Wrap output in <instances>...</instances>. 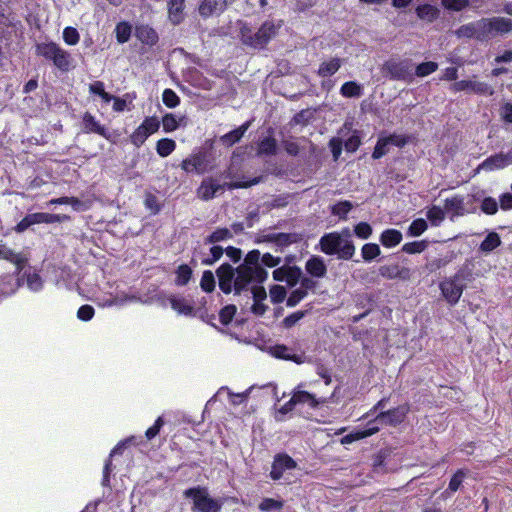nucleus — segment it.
Returning a JSON list of instances; mask_svg holds the SVG:
<instances>
[{
    "label": "nucleus",
    "mask_w": 512,
    "mask_h": 512,
    "mask_svg": "<svg viewBox=\"0 0 512 512\" xmlns=\"http://www.w3.org/2000/svg\"><path fill=\"white\" fill-rule=\"evenodd\" d=\"M486 40L512 30V20L504 17L483 18Z\"/></svg>",
    "instance_id": "9"
},
{
    "label": "nucleus",
    "mask_w": 512,
    "mask_h": 512,
    "mask_svg": "<svg viewBox=\"0 0 512 512\" xmlns=\"http://www.w3.org/2000/svg\"><path fill=\"white\" fill-rule=\"evenodd\" d=\"M402 233L397 229H386L380 235V242L386 248H393L402 241Z\"/></svg>",
    "instance_id": "30"
},
{
    "label": "nucleus",
    "mask_w": 512,
    "mask_h": 512,
    "mask_svg": "<svg viewBox=\"0 0 512 512\" xmlns=\"http://www.w3.org/2000/svg\"><path fill=\"white\" fill-rule=\"evenodd\" d=\"M184 496L193 501V510L198 512H220L222 502L211 498L206 488L195 487L185 490Z\"/></svg>",
    "instance_id": "4"
},
{
    "label": "nucleus",
    "mask_w": 512,
    "mask_h": 512,
    "mask_svg": "<svg viewBox=\"0 0 512 512\" xmlns=\"http://www.w3.org/2000/svg\"><path fill=\"white\" fill-rule=\"evenodd\" d=\"M484 24L483 19H480L478 21L462 25L456 30V35L458 37L475 38L481 41L486 40Z\"/></svg>",
    "instance_id": "18"
},
{
    "label": "nucleus",
    "mask_w": 512,
    "mask_h": 512,
    "mask_svg": "<svg viewBox=\"0 0 512 512\" xmlns=\"http://www.w3.org/2000/svg\"><path fill=\"white\" fill-rule=\"evenodd\" d=\"M162 101L168 108H175L180 103L179 96L172 89H165L162 93Z\"/></svg>",
    "instance_id": "49"
},
{
    "label": "nucleus",
    "mask_w": 512,
    "mask_h": 512,
    "mask_svg": "<svg viewBox=\"0 0 512 512\" xmlns=\"http://www.w3.org/2000/svg\"><path fill=\"white\" fill-rule=\"evenodd\" d=\"M18 280L12 277L0 281V295H10L13 294L18 288Z\"/></svg>",
    "instance_id": "53"
},
{
    "label": "nucleus",
    "mask_w": 512,
    "mask_h": 512,
    "mask_svg": "<svg viewBox=\"0 0 512 512\" xmlns=\"http://www.w3.org/2000/svg\"><path fill=\"white\" fill-rule=\"evenodd\" d=\"M383 69L391 79L395 80H405L410 75L408 61L389 60L384 64Z\"/></svg>",
    "instance_id": "17"
},
{
    "label": "nucleus",
    "mask_w": 512,
    "mask_h": 512,
    "mask_svg": "<svg viewBox=\"0 0 512 512\" xmlns=\"http://www.w3.org/2000/svg\"><path fill=\"white\" fill-rule=\"evenodd\" d=\"M297 466V463L287 454H279L275 456L270 476L273 480H279L283 477L284 472L293 470Z\"/></svg>",
    "instance_id": "15"
},
{
    "label": "nucleus",
    "mask_w": 512,
    "mask_h": 512,
    "mask_svg": "<svg viewBox=\"0 0 512 512\" xmlns=\"http://www.w3.org/2000/svg\"><path fill=\"white\" fill-rule=\"evenodd\" d=\"M59 48L60 46L54 42L38 43L35 47V52L38 56H42L45 59L52 61Z\"/></svg>",
    "instance_id": "35"
},
{
    "label": "nucleus",
    "mask_w": 512,
    "mask_h": 512,
    "mask_svg": "<svg viewBox=\"0 0 512 512\" xmlns=\"http://www.w3.org/2000/svg\"><path fill=\"white\" fill-rule=\"evenodd\" d=\"M445 210L439 206H432L426 212V217L433 226H439L445 218Z\"/></svg>",
    "instance_id": "40"
},
{
    "label": "nucleus",
    "mask_w": 512,
    "mask_h": 512,
    "mask_svg": "<svg viewBox=\"0 0 512 512\" xmlns=\"http://www.w3.org/2000/svg\"><path fill=\"white\" fill-rule=\"evenodd\" d=\"M223 254V249L222 247L220 246H212L210 249H209V255L207 256H204L202 259H201V262L202 264L204 265H211L213 264L214 262H216L217 260L220 259V257L222 256Z\"/></svg>",
    "instance_id": "56"
},
{
    "label": "nucleus",
    "mask_w": 512,
    "mask_h": 512,
    "mask_svg": "<svg viewBox=\"0 0 512 512\" xmlns=\"http://www.w3.org/2000/svg\"><path fill=\"white\" fill-rule=\"evenodd\" d=\"M380 253V247L378 244L375 243H366L362 246L361 249L362 258L367 262H370L376 257H378Z\"/></svg>",
    "instance_id": "41"
},
{
    "label": "nucleus",
    "mask_w": 512,
    "mask_h": 512,
    "mask_svg": "<svg viewBox=\"0 0 512 512\" xmlns=\"http://www.w3.org/2000/svg\"><path fill=\"white\" fill-rule=\"evenodd\" d=\"M444 210L449 215V218L453 221L457 217L473 213L475 211V207L472 205L468 207L464 197L453 196L445 200Z\"/></svg>",
    "instance_id": "11"
},
{
    "label": "nucleus",
    "mask_w": 512,
    "mask_h": 512,
    "mask_svg": "<svg viewBox=\"0 0 512 512\" xmlns=\"http://www.w3.org/2000/svg\"><path fill=\"white\" fill-rule=\"evenodd\" d=\"M510 164H512V149L507 153H498L488 157L478 166V170L494 171Z\"/></svg>",
    "instance_id": "14"
},
{
    "label": "nucleus",
    "mask_w": 512,
    "mask_h": 512,
    "mask_svg": "<svg viewBox=\"0 0 512 512\" xmlns=\"http://www.w3.org/2000/svg\"><path fill=\"white\" fill-rule=\"evenodd\" d=\"M83 131L85 133H96L106 138L107 140H110V134L108 133L107 129L101 125L92 114L88 112L83 115Z\"/></svg>",
    "instance_id": "22"
},
{
    "label": "nucleus",
    "mask_w": 512,
    "mask_h": 512,
    "mask_svg": "<svg viewBox=\"0 0 512 512\" xmlns=\"http://www.w3.org/2000/svg\"><path fill=\"white\" fill-rule=\"evenodd\" d=\"M305 289L298 287L293 290L287 299V306L294 307L306 297Z\"/></svg>",
    "instance_id": "62"
},
{
    "label": "nucleus",
    "mask_w": 512,
    "mask_h": 512,
    "mask_svg": "<svg viewBox=\"0 0 512 512\" xmlns=\"http://www.w3.org/2000/svg\"><path fill=\"white\" fill-rule=\"evenodd\" d=\"M261 254L258 250L250 251L244 263L236 269V278L234 281V291L240 294L243 290L248 289L250 284L262 283L267 278V271L259 265Z\"/></svg>",
    "instance_id": "1"
},
{
    "label": "nucleus",
    "mask_w": 512,
    "mask_h": 512,
    "mask_svg": "<svg viewBox=\"0 0 512 512\" xmlns=\"http://www.w3.org/2000/svg\"><path fill=\"white\" fill-rule=\"evenodd\" d=\"M219 278V287L224 293H230L234 290V281L236 278V271L229 264L221 265L217 270Z\"/></svg>",
    "instance_id": "19"
},
{
    "label": "nucleus",
    "mask_w": 512,
    "mask_h": 512,
    "mask_svg": "<svg viewBox=\"0 0 512 512\" xmlns=\"http://www.w3.org/2000/svg\"><path fill=\"white\" fill-rule=\"evenodd\" d=\"M354 232L360 239H368L372 234V227L367 222H360L355 226Z\"/></svg>",
    "instance_id": "63"
},
{
    "label": "nucleus",
    "mask_w": 512,
    "mask_h": 512,
    "mask_svg": "<svg viewBox=\"0 0 512 512\" xmlns=\"http://www.w3.org/2000/svg\"><path fill=\"white\" fill-rule=\"evenodd\" d=\"M320 250L326 255H337L340 259H351L355 247L351 240L345 239L338 232L324 234L319 240Z\"/></svg>",
    "instance_id": "3"
},
{
    "label": "nucleus",
    "mask_w": 512,
    "mask_h": 512,
    "mask_svg": "<svg viewBox=\"0 0 512 512\" xmlns=\"http://www.w3.org/2000/svg\"><path fill=\"white\" fill-rule=\"evenodd\" d=\"M262 241L273 243L277 246V250L282 251L284 247L296 242L297 236L288 233H270L264 235Z\"/></svg>",
    "instance_id": "23"
},
{
    "label": "nucleus",
    "mask_w": 512,
    "mask_h": 512,
    "mask_svg": "<svg viewBox=\"0 0 512 512\" xmlns=\"http://www.w3.org/2000/svg\"><path fill=\"white\" fill-rule=\"evenodd\" d=\"M184 2L185 0L168 1V18L174 25L182 23L185 19Z\"/></svg>",
    "instance_id": "26"
},
{
    "label": "nucleus",
    "mask_w": 512,
    "mask_h": 512,
    "mask_svg": "<svg viewBox=\"0 0 512 512\" xmlns=\"http://www.w3.org/2000/svg\"><path fill=\"white\" fill-rule=\"evenodd\" d=\"M292 402L295 404H307L310 408H317L319 405L328 403L327 397L317 398L314 394L304 390L302 385H298L292 392Z\"/></svg>",
    "instance_id": "13"
},
{
    "label": "nucleus",
    "mask_w": 512,
    "mask_h": 512,
    "mask_svg": "<svg viewBox=\"0 0 512 512\" xmlns=\"http://www.w3.org/2000/svg\"><path fill=\"white\" fill-rule=\"evenodd\" d=\"M52 62L53 64L62 71H67L70 67L71 57L70 54L62 47L59 48L58 52L54 55Z\"/></svg>",
    "instance_id": "37"
},
{
    "label": "nucleus",
    "mask_w": 512,
    "mask_h": 512,
    "mask_svg": "<svg viewBox=\"0 0 512 512\" xmlns=\"http://www.w3.org/2000/svg\"><path fill=\"white\" fill-rule=\"evenodd\" d=\"M389 150L388 140H385L384 137H380L376 143L374 148L372 157L374 159H379L387 154Z\"/></svg>",
    "instance_id": "59"
},
{
    "label": "nucleus",
    "mask_w": 512,
    "mask_h": 512,
    "mask_svg": "<svg viewBox=\"0 0 512 512\" xmlns=\"http://www.w3.org/2000/svg\"><path fill=\"white\" fill-rule=\"evenodd\" d=\"M183 118L177 119L174 114L167 113L162 118L163 130L166 133L175 131L180 125Z\"/></svg>",
    "instance_id": "43"
},
{
    "label": "nucleus",
    "mask_w": 512,
    "mask_h": 512,
    "mask_svg": "<svg viewBox=\"0 0 512 512\" xmlns=\"http://www.w3.org/2000/svg\"><path fill=\"white\" fill-rule=\"evenodd\" d=\"M160 128V121L155 116L146 117L130 136L131 143L139 148L147 138L156 133Z\"/></svg>",
    "instance_id": "7"
},
{
    "label": "nucleus",
    "mask_w": 512,
    "mask_h": 512,
    "mask_svg": "<svg viewBox=\"0 0 512 512\" xmlns=\"http://www.w3.org/2000/svg\"><path fill=\"white\" fill-rule=\"evenodd\" d=\"M380 430L379 425H375L373 421H370L367 425L366 429L363 430H355L351 432L355 441L364 439L366 437L372 436L376 434Z\"/></svg>",
    "instance_id": "42"
},
{
    "label": "nucleus",
    "mask_w": 512,
    "mask_h": 512,
    "mask_svg": "<svg viewBox=\"0 0 512 512\" xmlns=\"http://www.w3.org/2000/svg\"><path fill=\"white\" fill-rule=\"evenodd\" d=\"M426 248H427V242L426 241H424V240H422V241H413V242L405 243L402 246V251L407 253V254H416V253L423 252Z\"/></svg>",
    "instance_id": "51"
},
{
    "label": "nucleus",
    "mask_w": 512,
    "mask_h": 512,
    "mask_svg": "<svg viewBox=\"0 0 512 512\" xmlns=\"http://www.w3.org/2000/svg\"><path fill=\"white\" fill-rule=\"evenodd\" d=\"M408 411L409 407L407 405H401L397 408L379 413L372 421L375 425L379 423L381 425L397 426L404 421Z\"/></svg>",
    "instance_id": "10"
},
{
    "label": "nucleus",
    "mask_w": 512,
    "mask_h": 512,
    "mask_svg": "<svg viewBox=\"0 0 512 512\" xmlns=\"http://www.w3.org/2000/svg\"><path fill=\"white\" fill-rule=\"evenodd\" d=\"M227 5V0H203L199 6V13L202 17H210L222 12Z\"/></svg>",
    "instance_id": "25"
},
{
    "label": "nucleus",
    "mask_w": 512,
    "mask_h": 512,
    "mask_svg": "<svg viewBox=\"0 0 512 512\" xmlns=\"http://www.w3.org/2000/svg\"><path fill=\"white\" fill-rule=\"evenodd\" d=\"M236 313V307L234 305H227L221 309L219 318L222 324L227 325L231 322L233 316Z\"/></svg>",
    "instance_id": "64"
},
{
    "label": "nucleus",
    "mask_w": 512,
    "mask_h": 512,
    "mask_svg": "<svg viewBox=\"0 0 512 512\" xmlns=\"http://www.w3.org/2000/svg\"><path fill=\"white\" fill-rule=\"evenodd\" d=\"M170 304L178 314L190 315L193 312V306L185 298L172 297L170 298Z\"/></svg>",
    "instance_id": "36"
},
{
    "label": "nucleus",
    "mask_w": 512,
    "mask_h": 512,
    "mask_svg": "<svg viewBox=\"0 0 512 512\" xmlns=\"http://www.w3.org/2000/svg\"><path fill=\"white\" fill-rule=\"evenodd\" d=\"M259 283L250 284L248 289L250 290L252 295L253 304L251 306V310L255 315L262 316L266 310L267 306L263 303V301L267 298V294L265 289L262 286L258 285Z\"/></svg>",
    "instance_id": "16"
},
{
    "label": "nucleus",
    "mask_w": 512,
    "mask_h": 512,
    "mask_svg": "<svg viewBox=\"0 0 512 512\" xmlns=\"http://www.w3.org/2000/svg\"><path fill=\"white\" fill-rule=\"evenodd\" d=\"M450 90L454 93L467 92L486 96H491L494 93V89L491 85L486 82L477 80L476 76H473L470 79L454 82L450 85Z\"/></svg>",
    "instance_id": "6"
},
{
    "label": "nucleus",
    "mask_w": 512,
    "mask_h": 512,
    "mask_svg": "<svg viewBox=\"0 0 512 512\" xmlns=\"http://www.w3.org/2000/svg\"><path fill=\"white\" fill-rule=\"evenodd\" d=\"M181 168L187 173L203 174L209 169L206 154L201 151L193 153L182 161Z\"/></svg>",
    "instance_id": "12"
},
{
    "label": "nucleus",
    "mask_w": 512,
    "mask_h": 512,
    "mask_svg": "<svg viewBox=\"0 0 512 512\" xmlns=\"http://www.w3.org/2000/svg\"><path fill=\"white\" fill-rule=\"evenodd\" d=\"M286 289L280 285H274L270 289V299L273 303H281L286 297Z\"/></svg>",
    "instance_id": "60"
},
{
    "label": "nucleus",
    "mask_w": 512,
    "mask_h": 512,
    "mask_svg": "<svg viewBox=\"0 0 512 512\" xmlns=\"http://www.w3.org/2000/svg\"><path fill=\"white\" fill-rule=\"evenodd\" d=\"M353 205L349 201H341L333 205L331 212L342 219H346L347 214L351 211Z\"/></svg>",
    "instance_id": "48"
},
{
    "label": "nucleus",
    "mask_w": 512,
    "mask_h": 512,
    "mask_svg": "<svg viewBox=\"0 0 512 512\" xmlns=\"http://www.w3.org/2000/svg\"><path fill=\"white\" fill-rule=\"evenodd\" d=\"M438 69V64L433 61L424 62L416 67V75L418 77H425L435 72Z\"/></svg>",
    "instance_id": "55"
},
{
    "label": "nucleus",
    "mask_w": 512,
    "mask_h": 512,
    "mask_svg": "<svg viewBox=\"0 0 512 512\" xmlns=\"http://www.w3.org/2000/svg\"><path fill=\"white\" fill-rule=\"evenodd\" d=\"M416 15L419 19L426 22H433L439 16V9L430 4H422L416 7Z\"/></svg>",
    "instance_id": "31"
},
{
    "label": "nucleus",
    "mask_w": 512,
    "mask_h": 512,
    "mask_svg": "<svg viewBox=\"0 0 512 512\" xmlns=\"http://www.w3.org/2000/svg\"><path fill=\"white\" fill-rule=\"evenodd\" d=\"M440 289L443 297L451 304H456L464 289V285L460 281V275L456 274L452 278L443 280L440 283Z\"/></svg>",
    "instance_id": "8"
},
{
    "label": "nucleus",
    "mask_w": 512,
    "mask_h": 512,
    "mask_svg": "<svg viewBox=\"0 0 512 512\" xmlns=\"http://www.w3.org/2000/svg\"><path fill=\"white\" fill-rule=\"evenodd\" d=\"M249 126H250V122L249 121L245 122L237 129L230 131V132L226 133L225 135H223L221 137V142L224 145L232 146L233 144L238 142L243 137L245 132L248 130Z\"/></svg>",
    "instance_id": "34"
},
{
    "label": "nucleus",
    "mask_w": 512,
    "mask_h": 512,
    "mask_svg": "<svg viewBox=\"0 0 512 512\" xmlns=\"http://www.w3.org/2000/svg\"><path fill=\"white\" fill-rule=\"evenodd\" d=\"M116 38L119 43H125L131 36V26L127 22H120L115 28Z\"/></svg>",
    "instance_id": "44"
},
{
    "label": "nucleus",
    "mask_w": 512,
    "mask_h": 512,
    "mask_svg": "<svg viewBox=\"0 0 512 512\" xmlns=\"http://www.w3.org/2000/svg\"><path fill=\"white\" fill-rule=\"evenodd\" d=\"M501 244L500 236L496 232H490L480 245L483 252H491Z\"/></svg>",
    "instance_id": "39"
},
{
    "label": "nucleus",
    "mask_w": 512,
    "mask_h": 512,
    "mask_svg": "<svg viewBox=\"0 0 512 512\" xmlns=\"http://www.w3.org/2000/svg\"><path fill=\"white\" fill-rule=\"evenodd\" d=\"M63 40L67 45L74 46L80 40L79 32L76 28L68 26L63 30Z\"/></svg>",
    "instance_id": "52"
},
{
    "label": "nucleus",
    "mask_w": 512,
    "mask_h": 512,
    "mask_svg": "<svg viewBox=\"0 0 512 512\" xmlns=\"http://www.w3.org/2000/svg\"><path fill=\"white\" fill-rule=\"evenodd\" d=\"M192 270L188 265H180L176 271L175 282L179 286L186 285L190 280Z\"/></svg>",
    "instance_id": "46"
},
{
    "label": "nucleus",
    "mask_w": 512,
    "mask_h": 512,
    "mask_svg": "<svg viewBox=\"0 0 512 512\" xmlns=\"http://www.w3.org/2000/svg\"><path fill=\"white\" fill-rule=\"evenodd\" d=\"M363 93V85L356 81L345 82L340 88V94L345 98H359Z\"/></svg>",
    "instance_id": "32"
},
{
    "label": "nucleus",
    "mask_w": 512,
    "mask_h": 512,
    "mask_svg": "<svg viewBox=\"0 0 512 512\" xmlns=\"http://www.w3.org/2000/svg\"><path fill=\"white\" fill-rule=\"evenodd\" d=\"M282 26L281 21H265L257 31L243 21L237 22L241 42L254 49H263L273 39Z\"/></svg>",
    "instance_id": "2"
},
{
    "label": "nucleus",
    "mask_w": 512,
    "mask_h": 512,
    "mask_svg": "<svg viewBox=\"0 0 512 512\" xmlns=\"http://www.w3.org/2000/svg\"><path fill=\"white\" fill-rule=\"evenodd\" d=\"M0 259H4L16 266V273H19L26 264V258L19 253L14 252L7 246L0 245Z\"/></svg>",
    "instance_id": "27"
},
{
    "label": "nucleus",
    "mask_w": 512,
    "mask_h": 512,
    "mask_svg": "<svg viewBox=\"0 0 512 512\" xmlns=\"http://www.w3.org/2000/svg\"><path fill=\"white\" fill-rule=\"evenodd\" d=\"M481 210L487 215H494L498 211V202L493 197H485L481 202Z\"/></svg>",
    "instance_id": "54"
},
{
    "label": "nucleus",
    "mask_w": 512,
    "mask_h": 512,
    "mask_svg": "<svg viewBox=\"0 0 512 512\" xmlns=\"http://www.w3.org/2000/svg\"><path fill=\"white\" fill-rule=\"evenodd\" d=\"M276 152V141L273 138L267 137L259 144V153L266 155H273Z\"/></svg>",
    "instance_id": "57"
},
{
    "label": "nucleus",
    "mask_w": 512,
    "mask_h": 512,
    "mask_svg": "<svg viewBox=\"0 0 512 512\" xmlns=\"http://www.w3.org/2000/svg\"><path fill=\"white\" fill-rule=\"evenodd\" d=\"M379 273L386 279L408 280L411 277V270L409 268L400 267L397 264L381 266Z\"/></svg>",
    "instance_id": "21"
},
{
    "label": "nucleus",
    "mask_w": 512,
    "mask_h": 512,
    "mask_svg": "<svg viewBox=\"0 0 512 512\" xmlns=\"http://www.w3.org/2000/svg\"><path fill=\"white\" fill-rule=\"evenodd\" d=\"M283 501L272 498H264L259 504V509L263 512L279 511L283 508Z\"/></svg>",
    "instance_id": "45"
},
{
    "label": "nucleus",
    "mask_w": 512,
    "mask_h": 512,
    "mask_svg": "<svg viewBox=\"0 0 512 512\" xmlns=\"http://www.w3.org/2000/svg\"><path fill=\"white\" fill-rule=\"evenodd\" d=\"M136 37L144 44L153 45L157 42L156 31L148 25H141L136 28Z\"/></svg>",
    "instance_id": "33"
},
{
    "label": "nucleus",
    "mask_w": 512,
    "mask_h": 512,
    "mask_svg": "<svg viewBox=\"0 0 512 512\" xmlns=\"http://www.w3.org/2000/svg\"><path fill=\"white\" fill-rule=\"evenodd\" d=\"M200 286L203 291L211 292L215 287L214 275L211 271H205L202 275Z\"/></svg>",
    "instance_id": "58"
},
{
    "label": "nucleus",
    "mask_w": 512,
    "mask_h": 512,
    "mask_svg": "<svg viewBox=\"0 0 512 512\" xmlns=\"http://www.w3.org/2000/svg\"><path fill=\"white\" fill-rule=\"evenodd\" d=\"M442 5L453 11H461L469 5V0H441Z\"/></svg>",
    "instance_id": "61"
},
{
    "label": "nucleus",
    "mask_w": 512,
    "mask_h": 512,
    "mask_svg": "<svg viewBox=\"0 0 512 512\" xmlns=\"http://www.w3.org/2000/svg\"><path fill=\"white\" fill-rule=\"evenodd\" d=\"M70 219L67 215L51 214L44 212H36L26 215L16 226L15 231L22 233L28 228L36 224H53L62 223Z\"/></svg>",
    "instance_id": "5"
},
{
    "label": "nucleus",
    "mask_w": 512,
    "mask_h": 512,
    "mask_svg": "<svg viewBox=\"0 0 512 512\" xmlns=\"http://www.w3.org/2000/svg\"><path fill=\"white\" fill-rule=\"evenodd\" d=\"M270 353L275 358L283 359V360H289L292 362H295L296 364H302L305 363L307 358L305 354H296L294 353L293 349L286 346V345H275L270 348Z\"/></svg>",
    "instance_id": "20"
},
{
    "label": "nucleus",
    "mask_w": 512,
    "mask_h": 512,
    "mask_svg": "<svg viewBox=\"0 0 512 512\" xmlns=\"http://www.w3.org/2000/svg\"><path fill=\"white\" fill-rule=\"evenodd\" d=\"M342 64V59L338 57L326 59L320 63L317 74L322 78L332 76L341 68Z\"/></svg>",
    "instance_id": "28"
},
{
    "label": "nucleus",
    "mask_w": 512,
    "mask_h": 512,
    "mask_svg": "<svg viewBox=\"0 0 512 512\" xmlns=\"http://www.w3.org/2000/svg\"><path fill=\"white\" fill-rule=\"evenodd\" d=\"M223 188V185L209 178L202 181L197 190V194L199 198L209 200L212 199L219 191H222Z\"/></svg>",
    "instance_id": "24"
},
{
    "label": "nucleus",
    "mask_w": 512,
    "mask_h": 512,
    "mask_svg": "<svg viewBox=\"0 0 512 512\" xmlns=\"http://www.w3.org/2000/svg\"><path fill=\"white\" fill-rule=\"evenodd\" d=\"M232 237V233L227 228H219L215 230L207 239L206 243L213 244L216 242H220Z\"/></svg>",
    "instance_id": "50"
},
{
    "label": "nucleus",
    "mask_w": 512,
    "mask_h": 512,
    "mask_svg": "<svg viewBox=\"0 0 512 512\" xmlns=\"http://www.w3.org/2000/svg\"><path fill=\"white\" fill-rule=\"evenodd\" d=\"M176 148V142L170 138H163L157 141L156 151L160 157L169 156Z\"/></svg>",
    "instance_id": "38"
},
{
    "label": "nucleus",
    "mask_w": 512,
    "mask_h": 512,
    "mask_svg": "<svg viewBox=\"0 0 512 512\" xmlns=\"http://www.w3.org/2000/svg\"><path fill=\"white\" fill-rule=\"evenodd\" d=\"M306 271L313 277L322 278L326 275L327 267L319 256H312L305 265Z\"/></svg>",
    "instance_id": "29"
},
{
    "label": "nucleus",
    "mask_w": 512,
    "mask_h": 512,
    "mask_svg": "<svg viewBox=\"0 0 512 512\" xmlns=\"http://www.w3.org/2000/svg\"><path fill=\"white\" fill-rule=\"evenodd\" d=\"M427 222L423 218L415 219L408 228V234L417 237L427 230Z\"/></svg>",
    "instance_id": "47"
}]
</instances>
